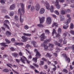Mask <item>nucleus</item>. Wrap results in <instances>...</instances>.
Instances as JSON below:
<instances>
[{
	"mask_svg": "<svg viewBox=\"0 0 74 74\" xmlns=\"http://www.w3.org/2000/svg\"><path fill=\"white\" fill-rule=\"evenodd\" d=\"M53 47L54 45L53 44H49V46H47V45H44V49L45 51L48 50V48H49V51H53Z\"/></svg>",
	"mask_w": 74,
	"mask_h": 74,
	"instance_id": "f257e3e1",
	"label": "nucleus"
},
{
	"mask_svg": "<svg viewBox=\"0 0 74 74\" xmlns=\"http://www.w3.org/2000/svg\"><path fill=\"white\" fill-rule=\"evenodd\" d=\"M45 5L46 6L47 9V10H50L51 12H53V9H54V7H53V5H52L50 8V5L47 1H46L45 3Z\"/></svg>",
	"mask_w": 74,
	"mask_h": 74,
	"instance_id": "f03ea898",
	"label": "nucleus"
},
{
	"mask_svg": "<svg viewBox=\"0 0 74 74\" xmlns=\"http://www.w3.org/2000/svg\"><path fill=\"white\" fill-rule=\"evenodd\" d=\"M53 30L52 33V36H53V38H55V37H60V34L59 33H56V30H55V29H53Z\"/></svg>",
	"mask_w": 74,
	"mask_h": 74,
	"instance_id": "7ed1b4c3",
	"label": "nucleus"
},
{
	"mask_svg": "<svg viewBox=\"0 0 74 74\" xmlns=\"http://www.w3.org/2000/svg\"><path fill=\"white\" fill-rule=\"evenodd\" d=\"M23 58H21L20 60H21V62H23V63L25 64V60L26 61H27V63H28V64H30V62L28 60H27V58H26V57H25L23 56Z\"/></svg>",
	"mask_w": 74,
	"mask_h": 74,
	"instance_id": "20e7f679",
	"label": "nucleus"
},
{
	"mask_svg": "<svg viewBox=\"0 0 74 74\" xmlns=\"http://www.w3.org/2000/svg\"><path fill=\"white\" fill-rule=\"evenodd\" d=\"M62 56L64 58L66 61H68L69 62H70V58H68L66 54H62Z\"/></svg>",
	"mask_w": 74,
	"mask_h": 74,
	"instance_id": "39448f33",
	"label": "nucleus"
},
{
	"mask_svg": "<svg viewBox=\"0 0 74 74\" xmlns=\"http://www.w3.org/2000/svg\"><path fill=\"white\" fill-rule=\"evenodd\" d=\"M18 14H20V21L21 23H22L23 22V19L21 18V16H22V12H21V8H19L18 10Z\"/></svg>",
	"mask_w": 74,
	"mask_h": 74,
	"instance_id": "423d86ee",
	"label": "nucleus"
},
{
	"mask_svg": "<svg viewBox=\"0 0 74 74\" xmlns=\"http://www.w3.org/2000/svg\"><path fill=\"white\" fill-rule=\"evenodd\" d=\"M40 41H44V39H45L47 38V37L45 36V34L43 33L41 34L40 36Z\"/></svg>",
	"mask_w": 74,
	"mask_h": 74,
	"instance_id": "0eeeda50",
	"label": "nucleus"
},
{
	"mask_svg": "<svg viewBox=\"0 0 74 74\" xmlns=\"http://www.w3.org/2000/svg\"><path fill=\"white\" fill-rule=\"evenodd\" d=\"M55 5L58 9H59L60 8V5L59 4V0H56Z\"/></svg>",
	"mask_w": 74,
	"mask_h": 74,
	"instance_id": "6e6552de",
	"label": "nucleus"
},
{
	"mask_svg": "<svg viewBox=\"0 0 74 74\" xmlns=\"http://www.w3.org/2000/svg\"><path fill=\"white\" fill-rule=\"evenodd\" d=\"M51 22V18L50 17H48L47 18L46 22L47 24H50Z\"/></svg>",
	"mask_w": 74,
	"mask_h": 74,
	"instance_id": "1a4fd4ad",
	"label": "nucleus"
},
{
	"mask_svg": "<svg viewBox=\"0 0 74 74\" xmlns=\"http://www.w3.org/2000/svg\"><path fill=\"white\" fill-rule=\"evenodd\" d=\"M66 10L64 8H61L60 13L62 15H64L66 14Z\"/></svg>",
	"mask_w": 74,
	"mask_h": 74,
	"instance_id": "9d476101",
	"label": "nucleus"
},
{
	"mask_svg": "<svg viewBox=\"0 0 74 74\" xmlns=\"http://www.w3.org/2000/svg\"><path fill=\"white\" fill-rule=\"evenodd\" d=\"M39 19L40 20V23L41 24V23H43L44 22L45 17H42L40 18H39Z\"/></svg>",
	"mask_w": 74,
	"mask_h": 74,
	"instance_id": "9b49d317",
	"label": "nucleus"
},
{
	"mask_svg": "<svg viewBox=\"0 0 74 74\" xmlns=\"http://www.w3.org/2000/svg\"><path fill=\"white\" fill-rule=\"evenodd\" d=\"M21 11L23 13L24 12H25V10L24 9V5L23 4V3H21Z\"/></svg>",
	"mask_w": 74,
	"mask_h": 74,
	"instance_id": "f8f14e48",
	"label": "nucleus"
},
{
	"mask_svg": "<svg viewBox=\"0 0 74 74\" xmlns=\"http://www.w3.org/2000/svg\"><path fill=\"white\" fill-rule=\"evenodd\" d=\"M6 35L7 37H10L11 35V32L10 31H8L6 32Z\"/></svg>",
	"mask_w": 74,
	"mask_h": 74,
	"instance_id": "ddd939ff",
	"label": "nucleus"
},
{
	"mask_svg": "<svg viewBox=\"0 0 74 74\" xmlns=\"http://www.w3.org/2000/svg\"><path fill=\"white\" fill-rule=\"evenodd\" d=\"M36 56V58H40V56H41V55L39 52L37 51Z\"/></svg>",
	"mask_w": 74,
	"mask_h": 74,
	"instance_id": "4468645a",
	"label": "nucleus"
},
{
	"mask_svg": "<svg viewBox=\"0 0 74 74\" xmlns=\"http://www.w3.org/2000/svg\"><path fill=\"white\" fill-rule=\"evenodd\" d=\"M15 8V5L13 4L10 6V10H14Z\"/></svg>",
	"mask_w": 74,
	"mask_h": 74,
	"instance_id": "2eb2a0df",
	"label": "nucleus"
},
{
	"mask_svg": "<svg viewBox=\"0 0 74 74\" xmlns=\"http://www.w3.org/2000/svg\"><path fill=\"white\" fill-rule=\"evenodd\" d=\"M36 10L37 11H38L40 10V5L38 4H36Z\"/></svg>",
	"mask_w": 74,
	"mask_h": 74,
	"instance_id": "dca6fc26",
	"label": "nucleus"
},
{
	"mask_svg": "<svg viewBox=\"0 0 74 74\" xmlns=\"http://www.w3.org/2000/svg\"><path fill=\"white\" fill-rule=\"evenodd\" d=\"M45 11V9H44V8H42L40 9L39 13L40 14H42L44 13Z\"/></svg>",
	"mask_w": 74,
	"mask_h": 74,
	"instance_id": "f3484780",
	"label": "nucleus"
},
{
	"mask_svg": "<svg viewBox=\"0 0 74 74\" xmlns=\"http://www.w3.org/2000/svg\"><path fill=\"white\" fill-rule=\"evenodd\" d=\"M22 38L23 40L25 42H26L27 40V38L25 36H23L22 37Z\"/></svg>",
	"mask_w": 74,
	"mask_h": 74,
	"instance_id": "a211bd4d",
	"label": "nucleus"
},
{
	"mask_svg": "<svg viewBox=\"0 0 74 74\" xmlns=\"http://www.w3.org/2000/svg\"><path fill=\"white\" fill-rule=\"evenodd\" d=\"M55 26V27H58V24L57 23H54L52 25V27H53Z\"/></svg>",
	"mask_w": 74,
	"mask_h": 74,
	"instance_id": "6ab92c4d",
	"label": "nucleus"
},
{
	"mask_svg": "<svg viewBox=\"0 0 74 74\" xmlns=\"http://www.w3.org/2000/svg\"><path fill=\"white\" fill-rule=\"evenodd\" d=\"M69 25H68V24H66V25H64V26L63 27V29H67V28L69 27Z\"/></svg>",
	"mask_w": 74,
	"mask_h": 74,
	"instance_id": "aec40b11",
	"label": "nucleus"
},
{
	"mask_svg": "<svg viewBox=\"0 0 74 74\" xmlns=\"http://www.w3.org/2000/svg\"><path fill=\"white\" fill-rule=\"evenodd\" d=\"M70 22H71V18H69V19L66 21V22L65 23H66V24H68V25H69V23H70Z\"/></svg>",
	"mask_w": 74,
	"mask_h": 74,
	"instance_id": "412c9836",
	"label": "nucleus"
},
{
	"mask_svg": "<svg viewBox=\"0 0 74 74\" xmlns=\"http://www.w3.org/2000/svg\"><path fill=\"white\" fill-rule=\"evenodd\" d=\"M55 44L56 45H58V47H62V46L60 45V44L57 41H56L54 42Z\"/></svg>",
	"mask_w": 74,
	"mask_h": 74,
	"instance_id": "4be33fe9",
	"label": "nucleus"
},
{
	"mask_svg": "<svg viewBox=\"0 0 74 74\" xmlns=\"http://www.w3.org/2000/svg\"><path fill=\"white\" fill-rule=\"evenodd\" d=\"M37 57H36L35 58H33L32 59V60L33 61V62H35V63H36L37 62Z\"/></svg>",
	"mask_w": 74,
	"mask_h": 74,
	"instance_id": "5701e85b",
	"label": "nucleus"
},
{
	"mask_svg": "<svg viewBox=\"0 0 74 74\" xmlns=\"http://www.w3.org/2000/svg\"><path fill=\"white\" fill-rule=\"evenodd\" d=\"M3 72L5 73H8L9 72V70L7 69H4L2 70Z\"/></svg>",
	"mask_w": 74,
	"mask_h": 74,
	"instance_id": "b1692460",
	"label": "nucleus"
},
{
	"mask_svg": "<svg viewBox=\"0 0 74 74\" xmlns=\"http://www.w3.org/2000/svg\"><path fill=\"white\" fill-rule=\"evenodd\" d=\"M46 57H47L48 58H51V57L52 56V55L48 53H47L46 55Z\"/></svg>",
	"mask_w": 74,
	"mask_h": 74,
	"instance_id": "393cba45",
	"label": "nucleus"
},
{
	"mask_svg": "<svg viewBox=\"0 0 74 74\" xmlns=\"http://www.w3.org/2000/svg\"><path fill=\"white\" fill-rule=\"evenodd\" d=\"M17 55H18V54L16 53H12V56H14L15 58H16Z\"/></svg>",
	"mask_w": 74,
	"mask_h": 74,
	"instance_id": "a878e982",
	"label": "nucleus"
},
{
	"mask_svg": "<svg viewBox=\"0 0 74 74\" xmlns=\"http://www.w3.org/2000/svg\"><path fill=\"white\" fill-rule=\"evenodd\" d=\"M6 65L7 66H8V67H10V69H12V67H11V66H12V67H13V65H12V64H6Z\"/></svg>",
	"mask_w": 74,
	"mask_h": 74,
	"instance_id": "bb28decb",
	"label": "nucleus"
},
{
	"mask_svg": "<svg viewBox=\"0 0 74 74\" xmlns=\"http://www.w3.org/2000/svg\"><path fill=\"white\" fill-rule=\"evenodd\" d=\"M5 0H0V2L2 4L4 5L5 3Z\"/></svg>",
	"mask_w": 74,
	"mask_h": 74,
	"instance_id": "cd10ccee",
	"label": "nucleus"
},
{
	"mask_svg": "<svg viewBox=\"0 0 74 74\" xmlns=\"http://www.w3.org/2000/svg\"><path fill=\"white\" fill-rule=\"evenodd\" d=\"M32 43H33V45L35 47H38V46H36V42H34V41H33L32 42Z\"/></svg>",
	"mask_w": 74,
	"mask_h": 74,
	"instance_id": "c85d7f7f",
	"label": "nucleus"
},
{
	"mask_svg": "<svg viewBox=\"0 0 74 74\" xmlns=\"http://www.w3.org/2000/svg\"><path fill=\"white\" fill-rule=\"evenodd\" d=\"M29 68H30V69H32L33 70H34L36 68L34 66L31 65L29 66Z\"/></svg>",
	"mask_w": 74,
	"mask_h": 74,
	"instance_id": "c756f323",
	"label": "nucleus"
},
{
	"mask_svg": "<svg viewBox=\"0 0 74 74\" xmlns=\"http://www.w3.org/2000/svg\"><path fill=\"white\" fill-rule=\"evenodd\" d=\"M3 25L4 26H5V27H7L8 29H10V27H9L8 25H7L5 23H4L3 24Z\"/></svg>",
	"mask_w": 74,
	"mask_h": 74,
	"instance_id": "7c9ffc66",
	"label": "nucleus"
},
{
	"mask_svg": "<svg viewBox=\"0 0 74 74\" xmlns=\"http://www.w3.org/2000/svg\"><path fill=\"white\" fill-rule=\"evenodd\" d=\"M5 41L6 42H7L8 44H10V43H11V41L8 40V39H5Z\"/></svg>",
	"mask_w": 74,
	"mask_h": 74,
	"instance_id": "2f4dec72",
	"label": "nucleus"
},
{
	"mask_svg": "<svg viewBox=\"0 0 74 74\" xmlns=\"http://www.w3.org/2000/svg\"><path fill=\"white\" fill-rule=\"evenodd\" d=\"M31 10L32 11H35V8H34V7L32 6L31 7Z\"/></svg>",
	"mask_w": 74,
	"mask_h": 74,
	"instance_id": "473e14b6",
	"label": "nucleus"
},
{
	"mask_svg": "<svg viewBox=\"0 0 74 74\" xmlns=\"http://www.w3.org/2000/svg\"><path fill=\"white\" fill-rule=\"evenodd\" d=\"M39 27H40L41 28H42V27H44V25H43L41 24H38L37 25Z\"/></svg>",
	"mask_w": 74,
	"mask_h": 74,
	"instance_id": "72a5a7b5",
	"label": "nucleus"
},
{
	"mask_svg": "<svg viewBox=\"0 0 74 74\" xmlns=\"http://www.w3.org/2000/svg\"><path fill=\"white\" fill-rule=\"evenodd\" d=\"M50 41L49 39H46L44 41L45 43H48L49 42H50Z\"/></svg>",
	"mask_w": 74,
	"mask_h": 74,
	"instance_id": "f704fd0d",
	"label": "nucleus"
},
{
	"mask_svg": "<svg viewBox=\"0 0 74 74\" xmlns=\"http://www.w3.org/2000/svg\"><path fill=\"white\" fill-rule=\"evenodd\" d=\"M14 19L15 21H17L19 20V18L17 16H14Z\"/></svg>",
	"mask_w": 74,
	"mask_h": 74,
	"instance_id": "c9c22d12",
	"label": "nucleus"
},
{
	"mask_svg": "<svg viewBox=\"0 0 74 74\" xmlns=\"http://www.w3.org/2000/svg\"><path fill=\"white\" fill-rule=\"evenodd\" d=\"M45 33L47 34H49V31L48 29H46L45 30Z\"/></svg>",
	"mask_w": 74,
	"mask_h": 74,
	"instance_id": "e433bc0d",
	"label": "nucleus"
},
{
	"mask_svg": "<svg viewBox=\"0 0 74 74\" xmlns=\"http://www.w3.org/2000/svg\"><path fill=\"white\" fill-rule=\"evenodd\" d=\"M70 28V29H73L74 28V25H73V24L71 23V24Z\"/></svg>",
	"mask_w": 74,
	"mask_h": 74,
	"instance_id": "4c0bfd02",
	"label": "nucleus"
},
{
	"mask_svg": "<svg viewBox=\"0 0 74 74\" xmlns=\"http://www.w3.org/2000/svg\"><path fill=\"white\" fill-rule=\"evenodd\" d=\"M14 12H11L10 13V15L11 16H13V15H14Z\"/></svg>",
	"mask_w": 74,
	"mask_h": 74,
	"instance_id": "58836bf2",
	"label": "nucleus"
},
{
	"mask_svg": "<svg viewBox=\"0 0 74 74\" xmlns=\"http://www.w3.org/2000/svg\"><path fill=\"white\" fill-rule=\"evenodd\" d=\"M1 44H2L1 45L4 47H8V45H5L4 43H1Z\"/></svg>",
	"mask_w": 74,
	"mask_h": 74,
	"instance_id": "ea45409f",
	"label": "nucleus"
},
{
	"mask_svg": "<svg viewBox=\"0 0 74 74\" xmlns=\"http://www.w3.org/2000/svg\"><path fill=\"white\" fill-rule=\"evenodd\" d=\"M58 32L59 33H62V29H61V28H59Z\"/></svg>",
	"mask_w": 74,
	"mask_h": 74,
	"instance_id": "a19ab883",
	"label": "nucleus"
},
{
	"mask_svg": "<svg viewBox=\"0 0 74 74\" xmlns=\"http://www.w3.org/2000/svg\"><path fill=\"white\" fill-rule=\"evenodd\" d=\"M63 71H64V72H65V73H68V71L67 70V69H64L63 70Z\"/></svg>",
	"mask_w": 74,
	"mask_h": 74,
	"instance_id": "79ce46f5",
	"label": "nucleus"
},
{
	"mask_svg": "<svg viewBox=\"0 0 74 74\" xmlns=\"http://www.w3.org/2000/svg\"><path fill=\"white\" fill-rule=\"evenodd\" d=\"M33 65H34L35 67H36L37 68H38V67H39V66H38V65L36 64H33Z\"/></svg>",
	"mask_w": 74,
	"mask_h": 74,
	"instance_id": "37998d69",
	"label": "nucleus"
},
{
	"mask_svg": "<svg viewBox=\"0 0 74 74\" xmlns=\"http://www.w3.org/2000/svg\"><path fill=\"white\" fill-rule=\"evenodd\" d=\"M12 71H14V73H16V74H19V72H18L16 71H15L13 69H12Z\"/></svg>",
	"mask_w": 74,
	"mask_h": 74,
	"instance_id": "c03bdc74",
	"label": "nucleus"
},
{
	"mask_svg": "<svg viewBox=\"0 0 74 74\" xmlns=\"http://www.w3.org/2000/svg\"><path fill=\"white\" fill-rule=\"evenodd\" d=\"M24 28L25 29H29V27H28L27 25H26L24 26Z\"/></svg>",
	"mask_w": 74,
	"mask_h": 74,
	"instance_id": "a18cd8bd",
	"label": "nucleus"
},
{
	"mask_svg": "<svg viewBox=\"0 0 74 74\" xmlns=\"http://www.w3.org/2000/svg\"><path fill=\"white\" fill-rule=\"evenodd\" d=\"M54 12H55V13L57 15H59V12L57 10L55 11H54Z\"/></svg>",
	"mask_w": 74,
	"mask_h": 74,
	"instance_id": "49530a36",
	"label": "nucleus"
},
{
	"mask_svg": "<svg viewBox=\"0 0 74 74\" xmlns=\"http://www.w3.org/2000/svg\"><path fill=\"white\" fill-rule=\"evenodd\" d=\"M10 49L12 51H14L15 49L14 47H12L10 48Z\"/></svg>",
	"mask_w": 74,
	"mask_h": 74,
	"instance_id": "de8ad7c7",
	"label": "nucleus"
},
{
	"mask_svg": "<svg viewBox=\"0 0 74 74\" xmlns=\"http://www.w3.org/2000/svg\"><path fill=\"white\" fill-rule=\"evenodd\" d=\"M42 60H43V61H45V62L47 61V60L44 58H42Z\"/></svg>",
	"mask_w": 74,
	"mask_h": 74,
	"instance_id": "09e8293b",
	"label": "nucleus"
},
{
	"mask_svg": "<svg viewBox=\"0 0 74 74\" xmlns=\"http://www.w3.org/2000/svg\"><path fill=\"white\" fill-rule=\"evenodd\" d=\"M67 36V34L66 33H64L63 34V37H66Z\"/></svg>",
	"mask_w": 74,
	"mask_h": 74,
	"instance_id": "8fccbe9b",
	"label": "nucleus"
},
{
	"mask_svg": "<svg viewBox=\"0 0 74 74\" xmlns=\"http://www.w3.org/2000/svg\"><path fill=\"white\" fill-rule=\"evenodd\" d=\"M40 65H44V61H41L40 62Z\"/></svg>",
	"mask_w": 74,
	"mask_h": 74,
	"instance_id": "3c124183",
	"label": "nucleus"
},
{
	"mask_svg": "<svg viewBox=\"0 0 74 74\" xmlns=\"http://www.w3.org/2000/svg\"><path fill=\"white\" fill-rule=\"evenodd\" d=\"M16 60L18 63H19V62H20V60L16 59Z\"/></svg>",
	"mask_w": 74,
	"mask_h": 74,
	"instance_id": "603ef678",
	"label": "nucleus"
},
{
	"mask_svg": "<svg viewBox=\"0 0 74 74\" xmlns=\"http://www.w3.org/2000/svg\"><path fill=\"white\" fill-rule=\"evenodd\" d=\"M53 66H54V68H53V70H54V71H55V70H56V66H55V65H53Z\"/></svg>",
	"mask_w": 74,
	"mask_h": 74,
	"instance_id": "864d4df0",
	"label": "nucleus"
},
{
	"mask_svg": "<svg viewBox=\"0 0 74 74\" xmlns=\"http://www.w3.org/2000/svg\"><path fill=\"white\" fill-rule=\"evenodd\" d=\"M5 18H6L7 19H10V17L8 15H6L5 16Z\"/></svg>",
	"mask_w": 74,
	"mask_h": 74,
	"instance_id": "5fc2aeb1",
	"label": "nucleus"
},
{
	"mask_svg": "<svg viewBox=\"0 0 74 74\" xmlns=\"http://www.w3.org/2000/svg\"><path fill=\"white\" fill-rule=\"evenodd\" d=\"M58 42H59L60 43H62V42H63V39H61L59 40Z\"/></svg>",
	"mask_w": 74,
	"mask_h": 74,
	"instance_id": "6e6d98bb",
	"label": "nucleus"
},
{
	"mask_svg": "<svg viewBox=\"0 0 74 74\" xmlns=\"http://www.w3.org/2000/svg\"><path fill=\"white\" fill-rule=\"evenodd\" d=\"M18 54L20 56H22L23 54H22V53L21 52H20Z\"/></svg>",
	"mask_w": 74,
	"mask_h": 74,
	"instance_id": "4d7b16f0",
	"label": "nucleus"
},
{
	"mask_svg": "<svg viewBox=\"0 0 74 74\" xmlns=\"http://www.w3.org/2000/svg\"><path fill=\"white\" fill-rule=\"evenodd\" d=\"M15 25L16 27H18V28H19V26H20V25L18 23L16 24H15Z\"/></svg>",
	"mask_w": 74,
	"mask_h": 74,
	"instance_id": "13d9d810",
	"label": "nucleus"
},
{
	"mask_svg": "<svg viewBox=\"0 0 74 74\" xmlns=\"http://www.w3.org/2000/svg\"><path fill=\"white\" fill-rule=\"evenodd\" d=\"M70 69L71 70H73L74 69V67H73L72 65H71L70 66Z\"/></svg>",
	"mask_w": 74,
	"mask_h": 74,
	"instance_id": "bf43d9fd",
	"label": "nucleus"
},
{
	"mask_svg": "<svg viewBox=\"0 0 74 74\" xmlns=\"http://www.w3.org/2000/svg\"><path fill=\"white\" fill-rule=\"evenodd\" d=\"M72 49H73V52H74V45H73L72 46Z\"/></svg>",
	"mask_w": 74,
	"mask_h": 74,
	"instance_id": "052dcab7",
	"label": "nucleus"
},
{
	"mask_svg": "<svg viewBox=\"0 0 74 74\" xmlns=\"http://www.w3.org/2000/svg\"><path fill=\"white\" fill-rule=\"evenodd\" d=\"M44 69H48V66L47 65H45L44 66Z\"/></svg>",
	"mask_w": 74,
	"mask_h": 74,
	"instance_id": "680f3d73",
	"label": "nucleus"
},
{
	"mask_svg": "<svg viewBox=\"0 0 74 74\" xmlns=\"http://www.w3.org/2000/svg\"><path fill=\"white\" fill-rule=\"evenodd\" d=\"M34 72H35V73H39V71L35 69L34 70Z\"/></svg>",
	"mask_w": 74,
	"mask_h": 74,
	"instance_id": "e2e57ef3",
	"label": "nucleus"
},
{
	"mask_svg": "<svg viewBox=\"0 0 74 74\" xmlns=\"http://www.w3.org/2000/svg\"><path fill=\"white\" fill-rule=\"evenodd\" d=\"M63 43L64 44H66L67 43V41L65 39H64V40L63 41Z\"/></svg>",
	"mask_w": 74,
	"mask_h": 74,
	"instance_id": "0e129e2a",
	"label": "nucleus"
},
{
	"mask_svg": "<svg viewBox=\"0 0 74 74\" xmlns=\"http://www.w3.org/2000/svg\"><path fill=\"white\" fill-rule=\"evenodd\" d=\"M59 1L60 3H63L64 2V0H59Z\"/></svg>",
	"mask_w": 74,
	"mask_h": 74,
	"instance_id": "69168bd1",
	"label": "nucleus"
},
{
	"mask_svg": "<svg viewBox=\"0 0 74 74\" xmlns=\"http://www.w3.org/2000/svg\"><path fill=\"white\" fill-rule=\"evenodd\" d=\"M4 23H10L9 22V21H8V20H5L4 21Z\"/></svg>",
	"mask_w": 74,
	"mask_h": 74,
	"instance_id": "338daca9",
	"label": "nucleus"
},
{
	"mask_svg": "<svg viewBox=\"0 0 74 74\" xmlns=\"http://www.w3.org/2000/svg\"><path fill=\"white\" fill-rule=\"evenodd\" d=\"M11 40L12 41V42H15V38H12Z\"/></svg>",
	"mask_w": 74,
	"mask_h": 74,
	"instance_id": "774afa93",
	"label": "nucleus"
}]
</instances>
